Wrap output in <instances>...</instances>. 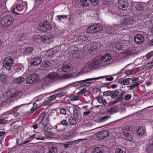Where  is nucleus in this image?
<instances>
[{
    "label": "nucleus",
    "instance_id": "20e7f679",
    "mask_svg": "<svg viewBox=\"0 0 153 153\" xmlns=\"http://www.w3.org/2000/svg\"><path fill=\"white\" fill-rule=\"evenodd\" d=\"M52 28L51 25L47 21L40 23L38 26L39 30L43 32L49 31Z\"/></svg>",
    "mask_w": 153,
    "mask_h": 153
},
{
    "label": "nucleus",
    "instance_id": "f257e3e1",
    "mask_svg": "<svg viewBox=\"0 0 153 153\" xmlns=\"http://www.w3.org/2000/svg\"><path fill=\"white\" fill-rule=\"evenodd\" d=\"M27 3L26 1L22 2V3L17 4L16 6L12 7L11 11L14 14L19 15V13L16 11L17 10L22 13L26 12L27 9Z\"/></svg>",
    "mask_w": 153,
    "mask_h": 153
},
{
    "label": "nucleus",
    "instance_id": "338daca9",
    "mask_svg": "<svg viewBox=\"0 0 153 153\" xmlns=\"http://www.w3.org/2000/svg\"><path fill=\"white\" fill-rule=\"evenodd\" d=\"M121 101H120L119 100H118V98H117L116 100L114 101H111V103L112 104H115V103H118L119 102H121Z\"/></svg>",
    "mask_w": 153,
    "mask_h": 153
},
{
    "label": "nucleus",
    "instance_id": "c03bdc74",
    "mask_svg": "<svg viewBox=\"0 0 153 153\" xmlns=\"http://www.w3.org/2000/svg\"><path fill=\"white\" fill-rule=\"evenodd\" d=\"M112 92L113 93L111 95V97L112 98H114V97H117L119 94V92L117 90Z\"/></svg>",
    "mask_w": 153,
    "mask_h": 153
},
{
    "label": "nucleus",
    "instance_id": "e2e57ef3",
    "mask_svg": "<svg viewBox=\"0 0 153 153\" xmlns=\"http://www.w3.org/2000/svg\"><path fill=\"white\" fill-rule=\"evenodd\" d=\"M131 97L130 94L127 95L125 96L124 99L128 100L131 98Z\"/></svg>",
    "mask_w": 153,
    "mask_h": 153
},
{
    "label": "nucleus",
    "instance_id": "b1692460",
    "mask_svg": "<svg viewBox=\"0 0 153 153\" xmlns=\"http://www.w3.org/2000/svg\"><path fill=\"white\" fill-rule=\"evenodd\" d=\"M92 69V68L91 66L90 63H87L85 66L83 67L82 69V70L84 72H87L88 71H89Z\"/></svg>",
    "mask_w": 153,
    "mask_h": 153
},
{
    "label": "nucleus",
    "instance_id": "6e6d98bb",
    "mask_svg": "<svg viewBox=\"0 0 153 153\" xmlns=\"http://www.w3.org/2000/svg\"><path fill=\"white\" fill-rule=\"evenodd\" d=\"M8 121L4 119H0V125L1 124H4L7 123Z\"/></svg>",
    "mask_w": 153,
    "mask_h": 153
},
{
    "label": "nucleus",
    "instance_id": "6e6552de",
    "mask_svg": "<svg viewBox=\"0 0 153 153\" xmlns=\"http://www.w3.org/2000/svg\"><path fill=\"white\" fill-rule=\"evenodd\" d=\"M100 77H98L97 78H89L86 79L84 80H81L80 81H79L76 82V83H81L80 84V85L81 87L84 86H88L90 85L91 82H88L90 81H91L92 80H97L99 79H100Z\"/></svg>",
    "mask_w": 153,
    "mask_h": 153
},
{
    "label": "nucleus",
    "instance_id": "e433bc0d",
    "mask_svg": "<svg viewBox=\"0 0 153 153\" xmlns=\"http://www.w3.org/2000/svg\"><path fill=\"white\" fill-rule=\"evenodd\" d=\"M50 61L48 60L44 61L42 62V66L43 67H47L50 65Z\"/></svg>",
    "mask_w": 153,
    "mask_h": 153
},
{
    "label": "nucleus",
    "instance_id": "5701e85b",
    "mask_svg": "<svg viewBox=\"0 0 153 153\" xmlns=\"http://www.w3.org/2000/svg\"><path fill=\"white\" fill-rule=\"evenodd\" d=\"M62 71L64 72H69L71 70L70 66L69 65H63L62 66Z\"/></svg>",
    "mask_w": 153,
    "mask_h": 153
},
{
    "label": "nucleus",
    "instance_id": "774afa93",
    "mask_svg": "<svg viewBox=\"0 0 153 153\" xmlns=\"http://www.w3.org/2000/svg\"><path fill=\"white\" fill-rule=\"evenodd\" d=\"M56 97H55V96L54 95H52L51 96H50L49 97V100H52L54 99H56Z\"/></svg>",
    "mask_w": 153,
    "mask_h": 153
},
{
    "label": "nucleus",
    "instance_id": "aec40b11",
    "mask_svg": "<svg viewBox=\"0 0 153 153\" xmlns=\"http://www.w3.org/2000/svg\"><path fill=\"white\" fill-rule=\"evenodd\" d=\"M42 61L41 58L38 56L32 59L30 61V63L33 65H37L41 63Z\"/></svg>",
    "mask_w": 153,
    "mask_h": 153
},
{
    "label": "nucleus",
    "instance_id": "473e14b6",
    "mask_svg": "<svg viewBox=\"0 0 153 153\" xmlns=\"http://www.w3.org/2000/svg\"><path fill=\"white\" fill-rule=\"evenodd\" d=\"M131 79L130 78L125 79L121 82V84L124 85H128L130 83L129 80Z\"/></svg>",
    "mask_w": 153,
    "mask_h": 153
},
{
    "label": "nucleus",
    "instance_id": "a878e982",
    "mask_svg": "<svg viewBox=\"0 0 153 153\" xmlns=\"http://www.w3.org/2000/svg\"><path fill=\"white\" fill-rule=\"evenodd\" d=\"M23 77H19L18 78H14L13 79V82L16 84H19L22 82L24 80Z\"/></svg>",
    "mask_w": 153,
    "mask_h": 153
},
{
    "label": "nucleus",
    "instance_id": "2f4dec72",
    "mask_svg": "<svg viewBox=\"0 0 153 153\" xmlns=\"http://www.w3.org/2000/svg\"><path fill=\"white\" fill-rule=\"evenodd\" d=\"M42 130L43 131L44 134L47 137H50L53 136V134L48 131V130Z\"/></svg>",
    "mask_w": 153,
    "mask_h": 153
},
{
    "label": "nucleus",
    "instance_id": "9d476101",
    "mask_svg": "<svg viewBox=\"0 0 153 153\" xmlns=\"http://www.w3.org/2000/svg\"><path fill=\"white\" fill-rule=\"evenodd\" d=\"M109 132L107 130H104L97 132L96 135L99 139H103L109 135Z\"/></svg>",
    "mask_w": 153,
    "mask_h": 153
},
{
    "label": "nucleus",
    "instance_id": "bb28decb",
    "mask_svg": "<svg viewBox=\"0 0 153 153\" xmlns=\"http://www.w3.org/2000/svg\"><path fill=\"white\" fill-rule=\"evenodd\" d=\"M78 94H81L82 95H84L85 97H88L89 95V92L88 91H85V89L84 88L80 91L78 93Z\"/></svg>",
    "mask_w": 153,
    "mask_h": 153
},
{
    "label": "nucleus",
    "instance_id": "cd10ccee",
    "mask_svg": "<svg viewBox=\"0 0 153 153\" xmlns=\"http://www.w3.org/2000/svg\"><path fill=\"white\" fill-rule=\"evenodd\" d=\"M58 149L56 147L52 146L49 149L48 153H58Z\"/></svg>",
    "mask_w": 153,
    "mask_h": 153
},
{
    "label": "nucleus",
    "instance_id": "69168bd1",
    "mask_svg": "<svg viewBox=\"0 0 153 153\" xmlns=\"http://www.w3.org/2000/svg\"><path fill=\"white\" fill-rule=\"evenodd\" d=\"M79 100V97L78 96H75L73 97L72 100L73 101Z\"/></svg>",
    "mask_w": 153,
    "mask_h": 153
},
{
    "label": "nucleus",
    "instance_id": "c85d7f7f",
    "mask_svg": "<svg viewBox=\"0 0 153 153\" xmlns=\"http://www.w3.org/2000/svg\"><path fill=\"white\" fill-rule=\"evenodd\" d=\"M80 3L82 6L86 7L90 4L89 0H80Z\"/></svg>",
    "mask_w": 153,
    "mask_h": 153
},
{
    "label": "nucleus",
    "instance_id": "a19ab883",
    "mask_svg": "<svg viewBox=\"0 0 153 153\" xmlns=\"http://www.w3.org/2000/svg\"><path fill=\"white\" fill-rule=\"evenodd\" d=\"M131 126L129 125L123 128V133L124 131L129 132L131 130Z\"/></svg>",
    "mask_w": 153,
    "mask_h": 153
},
{
    "label": "nucleus",
    "instance_id": "3c124183",
    "mask_svg": "<svg viewBox=\"0 0 153 153\" xmlns=\"http://www.w3.org/2000/svg\"><path fill=\"white\" fill-rule=\"evenodd\" d=\"M56 98H60L63 95V93L62 92H60L58 94H55Z\"/></svg>",
    "mask_w": 153,
    "mask_h": 153
},
{
    "label": "nucleus",
    "instance_id": "f8f14e48",
    "mask_svg": "<svg viewBox=\"0 0 153 153\" xmlns=\"http://www.w3.org/2000/svg\"><path fill=\"white\" fill-rule=\"evenodd\" d=\"M54 36L52 35H43L41 37V41L44 43H49L52 41Z\"/></svg>",
    "mask_w": 153,
    "mask_h": 153
},
{
    "label": "nucleus",
    "instance_id": "423d86ee",
    "mask_svg": "<svg viewBox=\"0 0 153 153\" xmlns=\"http://www.w3.org/2000/svg\"><path fill=\"white\" fill-rule=\"evenodd\" d=\"M103 29L102 27L99 25H92L89 26L87 30L88 33H96L98 31H100Z\"/></svg>",
    "mask_w": 153,
    "mask_h": 153
},
{
    "label": "nucleus",
    "instance_id": "603ef678",
    "mask_svg": "<svg viewBox=\"0 0 153 153\" xmlns=\"http://www.w3.org/2000/svg\"><path fill=\"white\" fill-rule=\"evenodd\" d=\"M117 111V109L115 107H113L108 109V111L109 113L112 112H115Z\"/></svg>",
    "mask_w": 153,
    "mask_h": 153
},
{
    "label": "nucleus",
    "instance_id": "39448f33",
    "mask_svg": "<svg viewBox=\"0 0 153 153\" xmlns=\"http://www.w3.org/2000/svg\"><path fill=\"white\" fill-rule=\"evenodd\" d=\"M13 62V59L11 57H7L3 61V65L7 70L10 71L11 69Z\"/></svg>",
    "mask_w": 153,
    "mask_h": 153
},
{
    "label": "nucleus",
    "instance_id": "2eb2a0df",
    "mask_svg": "<svg viewBox=\"0 0 153 153\" xmlns=\"http://www.w3.org/2000/svg\"><path fill=\"white\" fill-rule=\"evenodd\" d=\"M39 78V76L36 74H32L27 79V82L31 84L37 81Z\"/></svg>",
    "mask_w": 153,
    "mask_h": 153
},
{
    "label": "nucleus",
    "instance_id": "5fc2aeb1",
    "mask_svg": "<svg viewBox=\"0 0 153 153\" xmlns=\"http://www.w3.org/2000/svg\"><path fill=\"white\" fill-rule=\"evenodd\" d=\"M139 85V83L137 82L135 84L131 85L130 86V88L131 89H132L134 88L135 87L138 86Z\"/></svg>",
    "mask_w": 153,
    "mask_h": 153
},
{
    "label": "nucleus",
    "instance_id": "f03ea898",
    "mask_svg": "<svg viewBox=\"0 0 153 153\" xmlns=\"http://www.w3.org/2000/svg\"><path fill=\"white\" fill-rule=\"evenodd\" d=\"M40 117L42 118L41 121L39 124V126L42 130H49L50 128V124L49 123V117L45 114H41Z\"/></svg>",
    "mask_w": 153,
    "mask_h": 153
},
{
    "label": "nucleus",
    "instance_id": "0e129e2a",
    "mask_svg": "<svg viewBox=\"0 0 153 153\" xmlns=\"http://www.w3.org/2000/svg\"><path fill=\"white\" fill-rule=\"evenodd\" d=\"M147 147L149 149L152 150L153 149V143H150L149 145H148Z\"/></svg>",
    "mask_w": 153,
    "mask_h": 153
},
{
    "label": "nucleus",
    "instance_id": "393cba45",
    "mask_svg": "<svg viewBox=\"0 0 153 153\" xmlns=\"http://www.w3.org/2000/svg\"><path fill=\"white\" fill-rule=\"evenodd\" d=\"M104 150L102 147H97L94 149L93 151V153H103Z\"/></svg>",
    "mask_w": 153,
    "mask_h": 153
},
{
    "label": "nucleus",
    "instance_id": "c9c22d12",
    "mask_svg": "<svg viewBox=\"0 0 153 153\" xmlns=\"http://www.w3.org/2000/svg\"><path fill=\"white\" fill-rule=\"evenodd\" d=\"M33 51V49L31 48H28L25 50V53L28 55L32 53Z\"/></svg>",
    "mask_w": 153,
    "mask_h": 153
},
{
    "label": "nucleus",
    "instance_id": "9b49d317",
    "mask_svg": "<svg viewBox=\"0 0 153 153\" xmlns=\"http://www.w3.org/2000/svg\"><path fill=\"white\" fill-rule=\"evenodd\" d=\"M49 79L52 80H56L60 79V76L55 72L50 73L46 77L45 80Z\"/></svg>",
    "mask_w": 153,
    "mask_h": 153
},
{
    "label": "nucleus",
    "instance_id": "864d4df0",
    "mask_svg": "<svg viewBox=\"0 0 153 153\" xmlns=\"http://www.w3.org/2000/svg\"><path fill=\"white\" fill-rule=\"evenodd\" d=\"M19 95L17 91H15L14 93H13L12 95L10 97V98H14L15 97H17Z\"/></svg>",
    "mask_w": 153,
    "mask_h": 153
},
{
    "label": "nucleus",
    "instance_id": "052dcab7",
    "mask_svg": "<svg viewBox=\"0 0 153 153\" xmlns=\"http://www.w3.org/2000/svg\"><path fill=\"white\" fill-rule=\"evenodd\" d=\"M62 125L65 126L67 125V123L66 120H63L62 121H61L60 123H59Z\"/></svg>",
    "mask_w": 153,
    "mask_h": 153
},
{
    "label": "nucleus",
    "instance_id": "412c9836",
    "mask_svg": "<svg viewBox=\"0 0 153 153\" xmlns=\"http://www.w3.org/2000/svg\"><path fill=\"white\" fill-rule=\"evenodd\" d=\"M100 62V61L97 59H95L89 63L92 69H96L97 68Z\"/></svg>",
    "mask_w": 153,
    "mask_h": 153
},
{
    "label": "nucleus",
    "instance_id": "1a4fd4ad",
    "mask_svg": "<svg viewBox=\"0 0 153 153\" xmlns=\"http://www.w3.org/2000/svg\"><path fill=\"white\" fill-rule=\"evenodd\" d=\"M100 45V43L94 42L91 46L89 49V53L91 54H93L96 53L97 52L98 48Z\"/></svg>",
    "mask_w": 153,
    "mask_h": 153
},
{
    "label": "nucleus",
    "instance_id": "680f3d73",
    "mask_svg": "<svg viewBox=\"0 0 153 153\" xmlns=\"http://www.w3.org/2000/svg\"><path fill=\"white\" fill-rule=\"evenodd\" d=\"M97 99L98 100V102L100 103H102L103 102V99L101 97H97Z\"/></svg>",
    "mask_w": 153,
    "mask_h": 153
},
{
    "label": "nucleus",
    "instance_id": "ddd939ff",
    "mask_svg": "<svg viewBox=\"0 0 153 153\" xmlns=\"http://www.w3.org/2000/svg\"><path fill=\"white\" fill-rule=\"evenodd\" d=\"M111 57L109 54H107L104 55L102 56L100 60L102 62H105L104 65H108L111 63L110 60L111 59Z\"/></svg>",
    "mask_w": 153,
    "mask_h": 153
},
{
    "label": "nucleus",
    "instance_id": "13d9d810",
    "mask_svg": "<svg viewBox=\"0 0 153 153\" xmlns=\"http://www.w3.org/2000/svg\"><path fill=\"white\" fill-rule=\"evenodd\" d=\"M147 45L148 46L153 45V39L151 40H149L148 41Z\"/></svg>",
    "mask_w": 153,
    "mask_h": 153
},
{
    "label": "nucleus",
    "instance_id": "a211bd4d",
    "mask_svg": "<svg viewBox=\"0 0 153 153\" xmlns=\"http://www.w3.org/2000/svg\"><path fill=\"white\" fill-rule=\"evenodd\" d=\"M133 6H134L135 10L137 12L142 11L144 9V6L142 4L140 3L134 2L132 4Z\"/></svg>",
    "mask_w": 153,
    "mask_h": 153
},
{
    "label": "nucleus",
    "instance_id": "4d7b16f0",
    "mask_svg": "<svg viewBox=\"0 0 153 153\" xmlns=\"http://www.w3.org/2000/svg\"><path fill=\"white\" fill-rule=\"evenodd\" d=\"M153 56V51L151 52L148 53L146 55L147 59H149L151 57Z\"/></svg>",
    "mask_w": 153,
    "mask_h": 153
},
{
    "label": "nucleus",
    "instance_id": "4468645a",
    "mask_svg": "<svg viewBox=\"0 0 153 153\" xmlns=\"http://www.w3.org/2000/svg\"><path fill=\"white\" fill-rule=\"evenodd\" d=\"M119 27H117L116 24H113L111 27H108L107 32L110 33L115 34L118 33L119 30L118 28Z\"/></svg>",
    "mask_w": 153,
    "mask_h": 153
},
{
    "label": "nucleus",
    "instance_id": "7c9ffc66",
    "mask_svg": "<svg viewBox=\"0 0 153 153\" xmlns=\"http://www.w3.org/2000/svg\"><path fill=\"white\" fill-rule=\"evenodd\" d=\"M78 48L75 47L73 49L72 51V54L74 56H76L75 57L76 58L79 55L78 51Z\"/></svg>",
    "mask_w": 153,
    "mask_h": 153
},
{
    "label": "nucleus",
    "instance_id": "09e8293b",
    "mask_svg": "<svg viewBox=\"0 0 153 153\" xmlns=\"http://www.w3.org/2000/svg\"><path fill=\"white\" fill-rule=\"evenodd\" d=\"M125 93V92L124 91H122L120 94L119 95V97H118V100H119L121 102V100L123 97V96L124 94Z\"/></svg>",
    "mask_w": 153,
    "mask_h": 153
},
{
    "label": "nucleus",
    "instance_id": "4be33fe9",
    "mask_svg": "<svg viewBox=\"0 0 153 153\" xmlns=\"http://www.w3.org/2000/svg\"><path fill=\"white\" fill-rule=\"evenodd\" d=\"M127 139L129 141H132L133 139V137L132 135L130 134L128 132L124 131L123 133Z\"/></svg>",
    "mask_w": 153,
    "mask_h": 153
},
{
    "label": "nucleus",
    "instance_id": "de8ad7c7",
    "mask_svg": "<svg viewBox=\"0 0 153 153\" xmlns=\"http://www.w3.org/2000/svg\"><path fill=\"white\" fill-rule=\"evenodd\" d=\"M113 92L111 91H105L103 92V95L104 96H111Z\"/></svg>",
    "mask_w": 153,
    "mask_h": 153
},
{
    "label": "nucleus",
    "instance_id": "c756f323",
    "mask_svg": "<svg viewBox=\"0 0 153 153\" xmlns=\"http://www.w3.org/2000/svg\"><path fill=\"white\" fill-rule=\"evenodd\" d=\"M73 77L72 74H66L61 75V76H60V79H67Z\"/></svg>",
    "mask_w": 153,
    "mask_h": 153
},
{
    "label": "nucleus",
    "instance_id": "dca6fc26",
    "mask_svg": "<svg viewBox=\"0 0 153 153\" xmlns=\"http://www.w3.org/2000/svg\"><path fill=\"white\" fill-rule=\"evenodd\" d=\"M117 3L119 5L118 7L121 9L126 8L128 5L127 0H118Z\"/></svg>",
    "mask_w": 153,
    "mask_h": 153
},
{
    "label": "nucleus",
    "instance_id": "72a5a7b5",
    "mask_svg": "<svg viewBox=\"0 0 153 153\" xmlns=\"http://www.w3.org/2000/svg\"><path fill=\"white\" fill-rule=\"evenodd\" d=\"M110 117L108 116H105L100 118L99 120V122L100 123H102L105 122L109 119Z\"/></svg>",
    "mask_w": 153,
    "mask_h": 153
},
{
    "label": "nucleus",
    "instance_id": "a18cd8bd",
    "mask_svg": "<svg viewBox=\"0 0 153 153\" xmlns=\"http://www.w3.org/2000/svg\"><path fill=\"white\" fill-rule=\"evenodd\" d=\"M90 2L93 6H95L97 5L98 2V0H89Z\"/></svg>",
    "mask_w": 153,
    "mask_h": 153
},
{
    "label": "nucleus",
    "instance_id": "f3484780",
    "mask_svg": "<svg viewBox=\"0 0 153 153\" xmlns=\"http://www.w3.org/2000/svg\"><path fill=\"white\" fill-rule=\"evenodd\" d=\"M134 40L135 42L137 44H141L144 42V36L143 35L138 34L134 37Z\"/></svg>",
    "mask_w": 153,
    "mask_h": 153
},
{
    "label": "nucleus",
    "instance_id": "0eeeda50",
    "mask_svg": "<svg viewBox=\"0 0 153 153\" xmlns=\"http://www.w3.org/2000/svg\"><path fill=\"white\" fill-rule=\"evenodd\" d=\"M133 19L132 18H127L123 19L120 24H116L117 27H121L123 26H127L132 25L133 23Z\"/></svg>",
    "mask_w": 153,
    "mask_h": 153
},
{
    "label": "nucleus",
    "instance_id": "4c0bfd02",
    "mask_svg": "<svg viewBox=\"0 0 153 153\" xmlns=\"http://www.w3.org/2000/svg\"><path fill=\"white\" fill-rule=\"evenodd\" d=\"M56 128L58 131H63L65 129V128L63 127L62 125L60 124H59L56 126Z\"/></svg>",
    "mask_w": 153,
    "mask_h": 153
},
{
    "label": "nucleus",
    "instance_id": "49530a36",
    "mask_svg": "<svg viewBox=\"0 0 153 153\" xmlns=\"http://www.w3.org/2000/svg\"><path fill=\"white\" fill-rule=\"evenodd\" d=\"M24 38V35L22 34L18 35L17 37V39L18 40L22 41L23 40Z\"/></svg>",
    "mask_w": 153,
    "mask_h": 153
},
{
    "label": "nucleus",
    "instance_id": "37998d69",
    "mask_svg": "<svg viewBox=\"0 0 153 153\" xmlns=\"http://www.w3.org/2000/svg\"><path fill=\"white\" fill-rule=\"evenodd\" d=\"M68 16L67 15H57L56 16L57 18L59 19V21H61L62 19H67V17Z\"/></svg>",
    "mask_w": 153,
    "mask_h": 153
},
{
    "label": "nucleus",
    "instance_id": "6ab92c4d",
    "mask_svg": "<svg viewBox=\"0 0 153 153\" xmlns=\"http://www.w3.org/2000/svg\"><path fill=\"white\" fill-rule=\"evenodd\" d=\"M87 38L84 35H82L77 37L76 40V42L80 44H83L88 42Z\"/></svg>",
    "mask_w": 153,
    "mask_h": 153
},
{
    "label": "nucleus",
    "instance_id": "58836bf2",
    "mask_svg": "<svg viewBox=\"0 0 153 153\" xmlns=\"http://www.w3.org/2000/svg\"><path fill=\"white\" fill-rule=\"evenodd\" d=\"M137 134L139 136H142L144 133V131L142 128H139L137 131Z\"/></svg>",
    "mask_w": 153,
    "mask_h": 153
},
{
    "label": "nucleus",
    "instance_id": "7ed1b4c3",
    "mask_svg": "<svg viewBox=\"0 0 153 153\" xmlns=\"http://www.w3.org/2000/svg\"><path fill=\"white\" fill-rule=\"evenodd\" d=\"M14 21L13 18L10 15L4 16L1 19V23L3 27H7L11 25Z\"/></svg>",
    "mask_w": 153,
    "mask_h": 153
},
{
    "label": "nucleus",
    "instance_id": "8fccbe9b",
    "mask_svg": "<svg viewBox=\"0 0 153 153\" xmlns=\"http://www.w3.org/2000/svg\"><path fill=\"white\" fill-rule=\"evenodd\" d=\"M115 153H126L125 152L123 151L120 149H116L115 150Z\"/></svg>",
    "mask_w": 153,
    "mask_h": 153
},
{
    "label": "nucleus",
    "instance_id": "ea45409f",
    "mask_svg": "<svg viewBox=\"0 0 153 153\" xmlns=\"http://www.w3.org/2000/svg\"><path fill=\"white\" fill-rule=\"evenodd\" d=\"M78 120V118L76 117H73L71 120V122L70 123V124L71 125H74L77 123V121Z\"/></svg>",
    "mask_w": 153,
    "mask_h": 153
},
{
    "label": "nucleus",
    "instance_id": "f704fd0d",
    "mask_svg": "<svg viewBox=\"0 0 153 153\" xmlns=\"http://www.w3.org/2000/svg\"><path fill=\"white\" fill-rule=\"evenodd\" d=\"M73 117L78 118L79 116L78 111L76 108H74L73 109Z\"/></svg>",
    "mask_w": 153,
    "mask_h": 153
},
{
    "label": "nucleus",
    "instance_id": "79ce46f5",
    "mask_svg": "<svg viewBox=\"0 0 153 153\" xmlns=\"http://www.w3.org/2000/svg\"><path fill=\"white\" fill-rule=\"evenodd\" d=\"M123 48V46L122 43H117L115 45V48L118 50L122 49Z\"/></svg>",
    "mask_w": 153,
    "mask_h": 153
},
{
    "label": "nucleus",
    "instance_id": "bf43d9fd",
    "mask_svg": "<svg viewBox=\"0 0 153 153\" xmlns=\"http://www.w3.org/2000/svg\"><path fill=\"white\" fill-rule=\"evenodd\" d=\"M60 113L62 114L65 115L66 114V111L64 108H62L60 110Z\"/></svg>",
    "mask_w": 153,
    "mask_h": 153
}]
</instances>
